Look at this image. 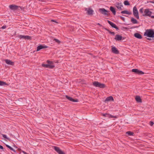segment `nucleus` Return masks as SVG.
<instances>
[{
    "instance_id": "c03bdc74",
    "label": "nucleus",
    "mask_w": 154,
    "mask_h": 154,
    "mask_svg": "<svg viewBox=\"0 0 154 154\" xmlns=\"http://www.w3.org/2000/svg\"><path fill=\"white\" fill-rule=\"evenodd\" d=\"M104 29H105L108 32H109V29H107V28H104Z\"/></svg>"
},
{
    "instance_id": "39448f33",
    "label": "nucleus",
    "mask_w": 154,
    "mask_h": 154,
    "mask_svg": "<svg viewBox=\"0 0 154 154\" xmlns=\"http://www.w3.org/2000/svg\"><path fill=\"white\" fill-rule=\"evenodd\" d=\"M133 11V15L134 17L138 19H139V16L138 12L136 6L134 7Z\"/></svg>"
},
{
    "instance_id": "e433bc0d",
    "label": "nucleus",
    "mask_w": 154,
    "mask_h": 154,
    "mask_svg": "<svg viewBox=\"0 0 154 154\" xmlns=\"http://www.w3.org/2000/svg\"><path fill=\"white\" fill-rule=\"evenodd\" d=\"M154 124V123L152 121H150L149 122V125L151 126H152L153 124Z\"/></svg>"
},
{
    "instance_id": "79ce46f5",
    "label": "nucleus",
    "mask_w": 154,
    "mask_h": 154,
    "mask_svg": "<svg viewBox=\"0 0 154 154\" xmlns=\"http://www.w3.org/2000/svg\"><path fill=\"white\" fill-rule=\"evenodd\" d=\"M6 26H2V27L1 28H2V29H5L6 28Z\"/></svg>"
},
{
    "instance_id": "473e14b6",
    "label": "nucleus",
    "mask_w": 154,
    "mask_h": 154,
    "mask_svg": "<svg viewBox=\"0 0 154 154\" xmlns=\"http://www.w3.org/2000/svg\"><path fill=\"white\" fill-rule=\"evenodd\" d=\"M42 66L43 67H44L45 68H48V64H42Z\"/></svg>"
},
{
    "instance_id": "0eeeda50",
    "label": "nucleus",
    "mask_w": 154,
    "mask_h": 154,
    "mask_svg": "<svg viewBox=\"0 0 154 154\" xmlns=\"http://www.w3.org/2000/svg\"><path fill=\"white\" fill-rule=\"evenodd\" d=\"M53 148L59 154H65V153L60 149L59 147L56 146H54Z\"/></svg>"
},
{
    "instance_id": "4be33fe9",
    "label": "nucleus",
    "mask_w": 154,
    "mask_h": 154,
    "mask_svg": "<svg viewBox=\"0 0 154 154\" xmlns=\"http://www.w3.org/2000/svg\"><path fill=\"white\" fill-rule=\"evenodd\" d=\"M122 14H125L128 15H130L131 14V13L130 12H128L127 10L122 11L121 12Z\"/></svg>"
},
{
    "instance_id": "5701e85b",
    "label": "nucleus",
    "mask_w": 154,
    "mask_h": 154,
    "mask_svg": "<svg viewBox=\"0 0 154 154\" xmlns=\"http://www.w3.org/2000/svg\"><path fill=\"white\" fill-rule=\"evenodd\" d=\"M126 134H127L129 136H134V134L133 132L131 131H128L126 132Z\"/></svg>"
},
{
    "instance_id": "f8f14e48",
    "label": "nucleus",
    "mask_w": 154,
    "mask_h": 154,
    "mask_svg": "<svg viewBox=\"0 0 154 154\" xmlns=\"http://www.w3.org/2000/svg\"><path fill=\"white\" fill-rule=\"evenodd\" d=\"M48 48V46L46 45H41L38 46L37 47L36 51H38L42 49L46 48Z\"/></svg>"
},
{
    "instance_id": "9b49d317",
    "label": "nucleus",
    "mask_w": 154,
    "mask_h": 154,
    "mask_svg": "<svg viewBox=\"0 0 154 154\" xmlns=\"http://www.w3.org/2000/svg\"><path fill=\"white\" fill-rule=\"evenodd\" d=\"M107 22L112 27L116 29V30L119 29V28L118 27H117L116 25L113 22L109 20H107Z\"/></svg>"
},
{
    "instance_id": "a878e982",
    "label": "nucleus",
    "mask_w": 154,
    "mask_h": 154,
    "mask_svg": "<svg viewBox=\"0 0 154 154\" xmlns=\"http://www.w3.org/2000/svg\"><path fill=\"white\" fill-rule=\"evenodd\" d=\"M124 4L125 5H130L129 2L127 0L125 1L124 2Z\"/></svg>"
},
{
    "instance_id": "4468645a",
    "label": "nucleus",
    "mask_w": 154,
    "mask_h": 154,
    "mask_svg": "<svg viewBox=\"0 0 154 154\" xmlns=\"http://www.w3.org/2000/svg\"><path fill=\"white\" fill-rule=\"evenodd\" d=\"M66 97L67 99L72 102H78V99H74L72 98L71 97H69L67 95H66Z\"/></svg>"
},
{
    "instance_id": "f704fd0d",
    "label": "nucleus",
    "mask_w": 154,
    "mask_h": 154,
    "mask_svg": "<svg viewBox=\"0 0 154 154\" xmlns=\"http://www.w3.org/2000/svg\"><path fill=\"white\" fill-rule=\"evenodd\" d=\"M47 63L49 64H53L54 63L52 61H49V60H48L47 61Z\"/></svg>"
},
{
    "instance_id": "37998d69",
    "label": "nucleus",
    "mask_w": 154,
    "mask_h": 154,
    "mask_svg": "<svg viewBox=\"0 0 154 154\" xmlns=\"http://www.w3.org/2000/svg\"><path fill=\"white\" fill-rule=\"evenodd\" d=\"M0 149H4V148L2 146L0 145Z\"/></svg>"
},
{
    "instance_id": "2f4dec72",
    "label": "nucleus",
    "mask_w": 154,
    "mask_h": 154,
    "mask_svg": "<svg viewBox=\"0 0 154 154\" xmlns=\"http://www.w3.org/2000/svg\"><path fill=\"white\" fill-rule=\"evenodd\" d=\"M144 74V73L143 71L138 70L137 74L138 75H142Z\"/></svg>"
},
{
    "instance_id": "9d476101",
    "label": "nucleus",
    "mask_w": 154,
    "mask_h": 154,
    "mask_svg": "<svg viewBox=\"0 0 154 154\" xmlns=\"http://www.w3.org/2000/svg\"><path fill=\"white\" fill-rule=\"evenodd\" d=\"M115 6L118 9L122 10L123 9L122 7L123 5L121 2H116L115 4Z\"/></svg>"
},
{
    "instance_id": "2eb2a0df",
    "label": "nucleus",
    "mask_w": 154,
    "mask_h": 154,
    "mask_svg": "<svg viewBox=\"0 0 154 154\" xmlns=\"http://www.w3.org/2000/svg\"><path fill=\"white\" fill-rule=\"evenodd\" d=\"M112 52L115 54H118L119 53V51L115 47H113L112 48Z\"/></svg>"
},
{
    "instance_id": "ddd939ff",
    "label": "nucleus",
    "mask_w": 154,
    "mask_h": 154,
    "mask_svg": "<svg viewBox=\"0 0 154 154\" xmlns=\"http://www.w3.org/2000/svg\"><path fill=\"white\" fill-rule=\"evenodd\" d=\"M114 39L116 41H119L124 39V38H123L122 36L121 35H117L115 36V37Z\"/></svg>"
},
{
    "instance_id": "7c9ffc66",
    "label": "nucleus",
    "mask_w": 154,
    "mask_h": 154,
    "mask_svg": "<svg viewBox=\"0 0 154 154\" xmlns=\"http://www.w3.org/2000/svg\"><path fill=\"white\" fill-rule=\"evenodd\" d=\"M102 115L103 116H104V117H108L110 118L109 117L110 115L107 113L102 114Z\"/></svg>"
},
{
    "instance_id": "c756f323",
    "label": "nucleus",
    "mask_w": 154,
    "mask_h": 154,
    "mask_svg": "<svg viewBox=\"0 0 154 154\" xmlns=\"http://www.w3.org/2000/svg\"><path fill=\"white\" fill-rule=\"evenodd\" d=\"M53 41H55L58 44H60L61 43V42L60 40L56 38H54L53 40Z\"/></svg>"
},
{
    "instance_id": "58836bf2",
    "label": "nucleus",
    "mask_w": 154,
    "mask_h": 154,
    "mask_svg": "<svg viewBox=\"0 0 154 154\" xmlns=\"http://www.w3.org/2000/svg\"><path fill=\"white\" fill-rule=\"evenodd\" d=\"M125 29V30H127L128 29V28L127 27H122L121 29Z\"/></svg>"
},
{
    "instance_id": "f03ea898",
    "label": "nucleus",
    "mask_w": 154,
    "mask_h": 154,
    "mask_svg": "<svg viewBox=\"0 0 154 154\" xmlns=\"http://www.w3.org/2000/svg\"><path fill=\"white\" fill-rule=\"evenodd\" d=\"M152 14V12L149 11V9H146L144 11V14H142V15L144 17L149 16L151 17V18L152 19H154V16L151 15Z\"/></svg>"
},
{
    "instance_id": "49530a36",
    "label": "nucleus",
    "mask_w": 154,
    "mask_h": 154,
    "mask_svg": "<svg viewBox=\"0 0 154 154\" xmlns=\"http://www.w3.org/2000/svg\"><path fill=\"white\" fill-rule=\"evenodd\" d=\"M97 25H99L100 26H102V25L100 24V23H98L97 24Z\"/></svg>"
},
{
    "instance_id": "a18cd8bd",
    "label": "nucleus",
    "mask_w": 154,
    "mask_h": 154,
    "mask_svg": "<svg viewBox=\"0 0 154 154\" xmlns=\"http://www.w3.org/2000/svg\"><path fill=\"white\" fill-rule=\"evenodd\" d=\"M138 27L137 26H133L132 27H131L130 28L131 29H133V28H137Z\"/></svg>"
},
{
    "instance_id": "1a4fd4ad",
    "label": "nucleus",
    "mask_w": 154,
    "mask_h": 154,
    "mask_svg": "<svg viewBox=\"0 0 154 154\" xmlns=\"http://www.w3.org/2000/svg\"><path fill=\"white\" fill-rule=\"evenodd\" d=\"M85 11H87V14L88 15H93L94 11L91 8H85Z\"/></svg>"
},
{
    "instance_id": "dca6fc26",
    "label": "nucleus",
    "mask_w": 154,
    "mask_h": 154,
    "mask_svg": "<svg viewBox=\"0 0 154 154\" xmlns=\"http://www.w3.org/2000/svg\"><path fill=\"white\" fill-rule=\"evenodd\" d=\"M134 36L137 38L140 39H141L142 38L141 35L138 33H134Z\"/></svg>"
},
{
    "instance_id": "09e8293b",
    "label": "nucleus",
    "mask_w": 154,
    "mask_h": 154,
    "mask_svg": "<svg viewBox=\"0 0 154 154\" xmlns=\"http://www.w3.org/2000/svg\"><path fill=\"white\" fill-rule=\"evenodd\" d=\"M52 21L53 22H56V23H57L56 21L55 20H52Z\"/></svg>"
},
{
    "instance_id": "de8ad7c7",
    "label": "nucleus",
    "mask_w": 154,
    "mask_h": 154,
    "mask_svg": "<svg viewBox=\"0 0 154 154\" xmlns=\"http://www.w3.org/2000/svg\"><path fill=\"white\" fill-rule=\"evenodd\" d=\"M23 153L24 154H29L24 151H23Z\"/></svg>"
},
{
    "instance_id": "3c124183",
    "label": "nucleus",
    "mask_w": 154,
    "mask_h": 154,
    "mask_svg": "<svg viewBox=\"0 0 154 154\" xmlns=\"http://www.w3.org/2000/svg\"><path fill=\"white\" fill-rule=\"evenodd\" d=\"M154 1V0H153Z\"/></svg>"
},
{
    "instance_id": "ea45409f",
    "label": "nucleus",
    "mask_w": 154,
    "mask_h": 154,
    "mask_svg": "<svg viewBox=\"0 0 154 154\" xmlns=\"http://www.w3.org/2000/svg\"><path fill=\"white\" fill-rule=\"evenodd\" d=\"M110 116L111 117L110 118H116V116Z\"/></svg>"
},
{
    "instance_id": "b1692460",
    "label": "nucleus",
    "mask_w": 154,
    "mask_h": 154,
    "mask_svg": "<svg viewBox=\"0 0 154 154\" xmlns=\"http://www.w3.org/2000/svg\"><path fill=\"white\" fill-rule=\"evenodd\" d=\"M5 85H8L5 82L0 81V86H5Z\"/></svg>"
},
{
    "instance_id": "412c9836",
    "label": "nucleus",
    "mask_w": 154,
    "mask_h": 154,
    "mask_svg": "<svg viewBox=\"0 0 154 154\" xmlns=\"http://www.w3.org/2000/svg\"><path fill=\"white\" fill-rule=\"evenodd\" d=\"M131 22L134 24H137L138 23L137 21L133 17H131Z\"/></svg>"
},
{
    "instance_id": "f3484780",
    "label": "nucleus",
    "mask_w": 154,
    "mask_h": 154,
    "mask_svg": "<svg viewBox=\"0 0 154 154\" xmlns=\"http://www.w3.org/2000/svg\"><path fill=\"white\" fill-rule=\"evenodd\" d=\"M5 63L8 65H13L14 64V62L8 59L5 60Z\"/></svg>"
},
{
    "instance_id": "6e6552de",
    "label": "nucleus",
    "mask_w": 154,
    "mask_h": 154,
    "mask_svg": "<svg viewBox=\"0 0 154 154\" xmlns=\"http://www.w3.org/2000/svg\"><path fill=\"white\" fill-rule=\"evenodd\" d=\"M10 8L13 11H17L19 8H21L19 6L14 5H11L9 6Z\"/></svg>"
},
{
    "instance_id": "20e7f679",
    "label": "nucleus",
    "mask_w": 154,
    "mask_h": 154,
    "mask_svg": "<svg viewBox=\"0 0 154 154\" xmlns=\"http://www.w3.org/2000/svg\"><path fill=\"white\" fill-rule=\"evenodd\" d=\"M93 85L96 87L100 88H104L106 87V85L104 84L101 83L97 81H95L93 82Z\"/></svg>"
},
{
    "instance_id": "393cba45",
    "label": "nucleus",
    "mask_w": 154,
    "mask_h": 154,
    "mask_svg": "<svg viewBox=\"0 0 154 154\" xmlns=\"http://www.w3.org/2000/svg\"><path fill=\"white\" fill-rule=\"evenodd\" d=\"M6 146L9 149L11 150H12L13 151H14V152H15V150H14V149L12 147H11V146H9V145H7V144H6Z\"/></svg>"
},
{
    "instance_id": "bb28decb",
    "label": "nucleus",
    "mask_w": 154,
    "mask_h": 154,
    "mask_svg": "<svg viewBox=\"0 0 154 154\" xmlns=\"http://www.w3.org/2000/svg\"><path fill=\"white\" fill-rule=\"evenodd\" d=\"M138 69H133L132 70V71L133 72H134L136 74L138 73Z\"/></svg>"
},
{
    "instance_id": "a19ab883",
    "label": "nucleus",
    "mask_w": 154,
    "mask_h": 154,
    "mask_svg": "<svg viewBox=\"0 0 154 154\" xmlns=\"http://www.w3.org/2000/svg\"><path fill=\"white\" fill-rule=\"evenodd\" d=\"M147 3H150L154 4V1H147Z\"/></svg>"
},
{
    "instance_id": "7ed1b4c3",
    "label": "nucleus",
    "mask_w": 154,
    "mask_h": 154,
    "mask_svg": "<svg viewBox=\"0 0 154 154\" xmlns=\"http://www.w3.org/2000/svg\"><path fill=\"white\" fill-rule=\"evenodd\" d=\"M99 11L100 13L106 17H108L109 15L110 11L105 9L104 8H100L99 9Z\"/></svg>"
},
{
    "instance_id": "4c0bfd02",
    "label": "nucleus",
    "mask_w": 154,
    "mask_h": 154,
    "mask_svg": "<svg viewBox=\"0 0 154 154\" xmlns=\"http://www.w3.org/2000/svg\"><path fill=\"white\" fill-rule=\"evenodd\" d=\"M120 17L121 19V20H123V21H125V18L124 17H122L121 16H120Z\"/></svg>"
},
{
    "instance_id": "6ab92c4d",
    "label": "nucleus",
    "mask_w": 154,
    "mask_h": 154,
    "mask_svg": "<svg viewBox=\"0 0 154 154\" xmlns=\"http://www.w3.org/2000/svg\"><path fill=\"white\" fill-rule=\"evenodd\" d=\"M109 9L114 15H116V11L115 9L112 6H111L110 7Z\"/></svg>"
},
{
    "instance_id": "8fccbe9b",
    "label": "nucleus",
    "mask_w": 154,
    "mask_h": 154,
    "mask_svg": "<svg viewBox=\"0 0 154 154\" xmlns=\"http://www.w3.org/2000/svg\"><path fill=\"white\" fill-rule=\"evenodd\" d=\"M147 39L148 40H151V38H147Z\"/></svg>"
},
{
    "instance_id": "aec40b11",
    "label": "nucleus",
    "mask_w": 154,
    "mask_h": 154,
    "mask_svg": "<svg viewBox=\"0 0 154 154\" xmlns=\"http://www.w3.org/2000/svg\"><path fill=\"white\" fill-rule=\"evenodd\" d=\"M135 100L137 102L141 103L142 100L140 97L139 96H137L135 97Z\"/></svg>"
},
{
    "instance_id": "72a5a7b5",
    "label": "nucleus",
    "mask_w": 154,
    "mask_h": 154,
    "mask_svg": "<svg viewBox=\"0 0 154 154\" xmlns=\"http://www.w3.org/2000/svg\"><path fill=\"white\" fill-rule=\"evenodd\" d=\"M143 8H141L140 9L139 12L140 13L143 14H144V12H143Z\"/></svg>"
},
{
    "instance_id": "c9c22d12",
    "label": "nucleus",
    "mask_w": 154,
    "mask_h": 154,
    "mask_svg": "<svg viewBox=\"0 0 154 154\" xmlns=\"http://www.w3.org/2000/svg\"><path fill=\"white\" fill-rule=\"evenodd\" d=\"M109 32L112 35H114L115 34V33L114 32H111L109 30Z\"/></svg>"
},
{
    "instance_id": "c85d7f7f",
    "label": "nucleus",
    "mask_w": 154,
    "mask_h": 154,
    "mask_svg": "<svg viewBox=\"0 0 154 154\" xmlns=\"http://www.w3.org/2000/svg\"><path fill=\"white\" fill-rule=\"evenodd\" d=\"M2 137L7 139V140H9V141H10L11 140V139L10 138H9L8 137L6 136V135H5V134H2Z\"/></svg>"
},
{
    "instance_id": "f257e3e1",
    "label": "nucleus",
    "mask_w": 154,
    "mask_h": 154,
    "mask_svg": "<svg viewBox=\"0 0 154 154\" xmlns=\"http://www.w3.org/2000/svg\"><path fill=\"white\" fill-rule=\"evenodd\" d=\"M144 35L148 37L153 38L154 37V31L152 29H147L144 33Z\"/></svg>"
},
{
    "instance_id": "423d86ee",
    "label": "nucleus",
    "mask_w": 154,
    "mask_h": 154,
    "mask_svg": "<svg viewBox=\"0 0 154 154\" xmlns=\"http://www.w3.org/2000/svg\"><path fill=\"white\" fill-rule=\"evenodd\" d=\"M17 37L20 39H24L25 40H31V37L29 35H20L17 36Z\"/></svg>"
},
{
    "instance_id": "a211bd4d",
    "label": "nucleus",
    "mask_w": 154,
    "mask_h": 154,
    "mask_svg": "<svg viewBox=\"0 0 154 154\" xmlns=\"http://www.w3.org/2000/svg\"><path fill=\"white\" fill-rule=\"evenodd\" d=\"M114 100L113 98V97L111 96H109L107 97L106 99L105 100L104 102H106L110 101H113Z\"/></svg>"
},
{
    "instance_id": "cd10ccee",
    "label": "nucleus",
    "mask_w": 154,
    "mask_h": 154,
    "mask_svg": "<svg viewBox=\"0 0 154 154\" xmlns=\"http://www.w3.org/2000/svg\"><path fill=\"white\" fill-rule=\"evenodd\" d=\"M54 67L55 66L53 65L48 64V68L53 69Z\"/></svg>"
}]
</instances>
